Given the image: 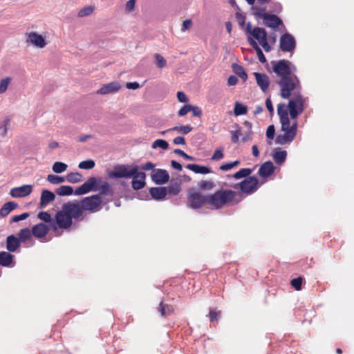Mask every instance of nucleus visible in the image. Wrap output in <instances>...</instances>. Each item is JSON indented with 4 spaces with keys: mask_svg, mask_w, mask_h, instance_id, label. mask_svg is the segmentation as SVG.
<instances>
[{
    "mask_svg": "<svg viewBox=\"0 0 354 354\" xmlns=\"http://www.w3.org/2000/svg\"><path fill=\"white\" fill-rule=\"evenodd\" d=\"M296 46L295 38L289 33L283 34L280 38V49L283 52H292Z\"/></svg>",
    "mask_w": 354,
    "mask_h": 354,
    "instance_id": "9d476101",
    "label": "nucleus"
},
{
    "mask_svg": "<svg viewBox=\"0 0 354 354\" xmlns=\"http://www.w3.org/2000/svg\"><path fill=\"white\" fill-rule=\"evenodd\" d=\"M249 43L253 47V48L256 50L258 59L261 63H265L266 62V58L263 53L261 48L259 44L252 39L249 38Z\"/></svg>",
    "mask_w": 354,
    "mask_h": 354,
    "instance_id": "c756f323",
    "label": "nucleus"
},
{
    "mask_svg": "<svg viewBox=\"0 0 354 354\" xmlns=\"http://www.w3.org/2000/svg\"><path fill=\"white\" fill-rule=\"evenodd\" d=\"M68 165L62 162H55L53 165V171L55 173H62L67 169Z\"/></svg>",
    "mask_w": 354,
    "mask_h": 354,
    "instance_id": "58836bf2",
    "label": "nucleus"
},
{
    "mask_svg": "<svg viewBox=\"0 0 354 354\" xmlns=\"http://www.w3.org/2000/svg\"><path fill=\"white\" fill-rule=\"evenodd\" d=\"M266 106L268 111L270 112V115H272L274 113V107L272 106V103L270 97H268L266 99Z\"/></svg>",
    "mask_w": 354,
    "mask_h": 354,
    "instance_id": "e2e57ef3",
    "label": "nucleus"
},
{
    "mask_svg": "<svg viewBox=\"0 0 354 354\" xmlns=\"http://www.w3.org/2000/svg\"><path fill=\"white\" fill-rule=\"evenodd\" d=\"M66 180L71 183H77L83 180V177L79 172H71L67 174Z\"/></svg>",
    "mask_w": 354,
    "mask_h": 354,
    "instance_id": "2f4dec72",
    "label": "nucleus"
},
{
    "mask_svg": "<svg viewBox=\"0 0 354 354\" xmlns=\"http://www.w3.org/2000/svg\"><path fill=\"white\" fill-rule=\"evenodd\" d=\"M253 75L255 77L257 85L259 86L262 92L267 93L270 84L268 75L266 73H261L258 72H254Z\"/></svg>",
    "mask_w": 354,
    "mask_h": 354,
    "instance_id": "f8f14e48",
    "label": "nucleus"
},
{
    "mask_svg": "<svg viewBox=\"0 0 354 354\" xmlns=\"http://www.w3.org/2000/svg\"><path fill=\"white\" fill-rule=\"evenodd\" d=\"M86 217L85 212H82L78 201H68L64 203L61 209L56 213L55 225L60 230H70L75 222L82 221Z\"/></svg>",
    "mask_w": 354,
    "mask_h": 354,
    "instance_id": "20e7f679",
    "label": "nucleus"
},
{
    "mask_svg": "<svg viewBox=\"0 0 354 354\" xmlns=\"http://www.w3.org/2000/svg\"><path fill=\"white\" fill-rule=\"evenodd\" d=\"M302 281L303 278L301 277H299L297 278L292 279L290 281V284L292 287L295 288L296 290H300L301 289Z\"/></svg>",
    "mask_w": 354,
    "mask_h": 354,
    "instance_id": "de8ad7c7",
    "label": "nucleus"
},
{
    "mask_svg": "<svg viewBox=\"0 0 354 354\" xmlns=\"http://www.w3.org/2000/svg\"><path fill=\"white\" fill-rule=\"evenodd\" d=\"M29 216H30V214L28 213H27V212L23 213V214H20V215H15V216L12 217V218L10 220V222L11 223H12V222H19L20 221L25 220Z\"/></svg>",
    "mask_w": 354,
    "mask_h": 354,
    "instance_id": "864d4df0",
    "label": "nucleus"
},
{
    "mask_svg": "<svg viewBox=\"0 0 354 354\" xmlns=\"http://www.w3.org/2000/svg\"><path fill=\"white\" fill-rule=\"evenodd\" d=\"M223 150H224L223 147L217 148L214 151V152L211 158V160H220L223 159L224 157Z\"/></svg>",
    "mask_w": 354,
    "mask_h": 354,
    "instance_id": "49530a36",
    "label": "nucleus"
},
{
    "mask_svg": "<svg viewBox=\"0 0 354 354\" xmlns=\"http://www.w3.org/2000/svg\"><path fill=\"white\" fill-rule=\"evenodd\" d=\"M177 98H178V100L180 102H187L189 101V99L188 97H187V95H185V93L183 91H178L177 93Z\"/></svg>",
    "mask_w": 354,
    "mask_h": 354,
    "instance_id": "13d9d810",
    "label": "nucleus"
},
{
    "mask_svg": "<svg viewBox=\"0 0 354 354\" xmlns=\"http://www.w3.org/2000/svg\"><path fill=\"white\" fill-rule=\"evenodd\" d=\"M263 23L266 26L274 29L277 28L283 24L282 20L279 17L275 15L271 14L265 16Z\"/></svg>",
    "mask_w": 354,
    "mask_h": 354,
    "instance_id": "6ab92c4d",
    "label": "nucleus"
},
{
    "mask_svg": "<svg viewBox=\"0 0 354 354\" xmlns=\"http://www.w3.org/2000/svg\"><path fill=\"white\" fill-rule=\"evenodd\" d=\"M191 104H185L183 106L178 112V115L180 117H183L187 113L191 111Z\"/></svg>",
    "mask_w": 354,
    "mask_h": 354,
    "instance_id": "5fc2aeb1",
    "label": "nucleus"
},
{
    "mask_svg": "<svg viewBox=\"0 0 354 354\" xmlns=\"http://www.w3.org/2000/svg\"><path fill=\"white\" fill-rule=\"evenodd\" d=\"M121 88V85L118 82H112L109 84L103 85L100 89L97 91V94L107 95L112 93H115Z\"/></svg>",
    "mask_w": 354,
    "mask_h": 354,
    "instance_id": "f3484780",
    "label": "nucleus"
},
{
    "mask_svg": "<svg viewBox=\"0 0 354 354\" xmlns=\"http://www.w3.org/2000/svg\"><path fill=\"white\" fill-rule=\"evenodd\" d=\"M252 170L250 168H243L232 175L236 179L247 178L252 173Z\"/></svg>",
    "mask_w": 354,
    "mask_h": 354,
    "instance_id": "e433bc0d",
    "label": "nucleus"
},
{
    "mask_svg": "<svg viewBox=\"0 0 354 354\" xmlns=\"http://www.w3.org/2000/svg\"><path fill=\"white\" fill-rule=\"evenodd\" d=\"M274 171V166L271 161H267L261 165L259 169V174L263 178L271 176Z\"/></svg>",
    "mask_w": 354,
    "mask_h": 354,
    "instance_id": "412c9836",
    "label": "nucleus"
},
{
    "mask_svg": "<svg viewBox=\"0 0 354 354\" xmlns=\"http://www.w3.org/2000/svg\"><path fill=\"white\" fill-rule=\"evenodd\" d=\"M37 216L40 220L48 223V226L57 236L60 235V234L57 233L60 228L55 225L56 215L55 216V218H53L48 212H41L38 214Z\"/></svg>",
    "mask_w": 354,
    "mask_h": 354,
    "instance_id": "4468645a",
    "label": "nucleus"
},
{
    "mask_svg": "<svg viewBox=\"0 0 354 354\" xmlns=\"http://www.w3.org/2000/svg\"><path fill=\"white\" fill-rule=\"evenodd\" d=\"M272 71L279 78L277 84L280 88V96L289 99V108L292 117L297 115L295 109L302 110V86L299 77L294 74L296 67L287 59L272 61Z\"/></svg>",
    "mask_w": 354,
    "mask_h": 354,
    "instance_id": "f257e3e1",
    "label": "nucleus"
},
{
    "mask_svg": "<svg viewBox=\"0 0 354 354\" xmlns=\"http://www.w3.org/2000/svg\"><path fill=\"white\" fill-rule=\"evenodd\" d=\"M94 9H95L94 6H91L84 7V8H82L78 12L77 16L79 17H84L89 16L93 12Z\"/></svg>",
    "mask_w": 354,
    "mask_h": 354,
    "instance_id": "a19ab883",
    "label": "nucleus"
},
{
    "mask_svg": "<svg viewBox=\"0 0 354 354\" xmlns=\"http://www.w3.org/2000/svg\"><path fill=\"white\" fill-rule=\"evenodd\" d=\"M151 177L152 180L157 185H162L168 182L169 175L168 172L162 169H153L151 171Z\"/></svg>",
    "mask_w": 354,
    "mask_h": 354,
    "instance_id": "9b49d317",
    "label": "nucleus"
},
{
    "mask_svg": "<svg viewBox=\"0 0 354 354\" xmlns=\"http://www.w3.org/2000/svg\"><path fill=\"white\" fill-rule=\"evenodd\" d=\"M243 199L242 194L231 189H219L214 194L202 195L199 192H189L187 206L193 209L208 205L212 209H220L228 204L236 205Z\"/></svg>",
    "mask_w": 354,
    "mask_h": 354,
    "instance_id": "f03ea898",
    "label": "nucleus"
},
{
    "mask_svg": "<svg viewBox=\"0 0 354 354\" xmlns=\"http://www.w3.org/2000/svg\"><path fill=\"white\" fill-rule=\"evenodd\" d=\"M198 185L201 190L210 191L215 187V183L212 180H201L198 183Z\"/></svg>",
    "mask_w": 354,
    "mask_h": 354,
    "instance_id": "f704fd0d",
    "label": "nucleus"
},
{
    "mask_svg": "<svg viewBox=\"0 0 354 354\" xmlns=\"http://www.w3.org/2000/svg\"><path fill=\"white\" fill-rule=\"evenodd\" d=\"M32 192V186L24 185L11 189L10 194L13 198H23L30 195Z\"/></svg>",
    "mask_w": 354,
    "mask_h": 354,
    "instance_id": "ddd939ff",
    "label": "nucleus"
},
{
    "mask_svg": "<svg viewBox=\"0 0 354 354\" xmlns=\"http://www.w3.org/2000/svg\"><path fill=\"white\" fill-rule=\"evenodd\" d=\"M231 134H232V140H231L232 142L234 143L238 142L239 138L241 134V131L239 130L232 131Z\"/></svg>",
    "mask_w": 354,
    "mask_h": 354,
    "instance_id": "bf43d9fd",
    "label": "nucleus"
},
{
    "mask_svg": "<svg viewBox=\"0 0 354 354\" xmlns=\"http://www.w3.org/2000/svg\"><path fill=\"white\" fill-rule=\"evenodd\" d=\"M253 10L254 15L262 19L263 21L265 19V16L269 15L268 13L266 12V8H254Z\"/></svg>",
    "mask_w": 354,
    "mask_h": 354,
    "instance_id": "8fccbe9b",
    "label": "nucleus"
},
{
    "mask_svg": "<svg viewBox=\"0 0 354 354\" xmlns=\"http://www.w3.org/2000/svg\"><path fill=\"white\" fill-rule=\"evenodd\" d=\"M91 191H99L100 196H113L114 193L113 187L108 182H102L101 178L95 177H90L84 183L77 187L74 193L75 195H83Z\"/></svg>",
    "mask_w": 354,
    "mask_h": 354,
    "instance_id": "39448f33",
    "label": "nucleus"
},
{
    "mask_svg": "<svg viewBox=\"0 0 354 354\" xmlns=\"http://www.w3.org/2000/svg\"><path fill=\"white\" fill-rule=\"evenodd\" d=\"M305 104L306 99L302 96V110L299 111L298 109H295L297 112V115L295 117H292L291 115L290 109L289 108V102L287 105L285 103H281L277 105V113L279 116L281 130L284 132L283 134H280L277 136L276 142L277 144L283 145L286 143H290L294 140L297 133L298 124L295 121L290 125L288 111L290 118L296 120L304 111L306 108Z\"/></svg>",
    "mask_w": 354,
    "mask_h": 354,
    "instance_id": "7ed1b4c3",
    "label": "nucleus"
},
{
    "mask_svg": "<svg viewBox=\"0 0 354 354\" xmlns=\"http://www.w3.org/2000/svg\"><path fill=\"white\" fill-rule=\"evenodd\" d=\"M17 206V203L13 201L6 203L0 209V216L5 217L8 216L12 210L16 209Z\"/></svg>",
    "mask_w": 354,
    "mask_h": 354,
    "instance_id": "c85d7f7f",
    "label": "nucleus"
},
{
    "mask_svg": "<svg viewBox=\"0 0 354 354\" xmlns=\"http://www.w3.org/2000/svg\"><path fill=\"white\" fill-rule=\"evenodd\" d=\"M27 42L31 43L37 48H42L46 45L44 37L36 32H30L27 34Z\"/></svg>",
    "mask_w": 354,
    "mask_h": 354,
    "instance_id": "2eb2a0df",
    "label": "nucleus"
},
{
    "mask_svg": "<svg viewBox=\"0 0 354 354\" xmlns=\"http://www.w3.org/2000/svg\"><path fill=\"white\" fill-rule=\"evenodd\" d=\"M78 202L82 212L89 211L91 212H95L99 210L102 201L100 194H94L85 197Z\"/></svg>",
    "mask_w": 354,
    "mask_h": 354,
    "instance_id": "6e6552de",
    "label": "nucleus"
},
{
    "mask_svg": "<svg viewBox=\"0 0 354 354\" xmlns=\"http://www.w3.org/2000/svg\"><path fill=\"white\" fill-rule=\"evenodd\" d=\"M55 192L59 196H70L73 193V189L68 185H62L56 189Z\"/></svg>",
    "mask_w": 354,
    "mask_h": 354,
    "instance_id": "72a5a7b5",
    "label": "nucleus"
},
{
    "mask_svg": "<svg viewBox=\"0 0 354 354\" xmlns=\"http://www.w3.org/2000/svg\"><path fill=\"white\" fill-rule=\"evenodd\" d=\"M149 193L153 199L160 201L167 196V189L165 187H151L149 189Z\"/></svg>",
    "mask_w": 354,
    "mask_h": 354,
    "instance_id": "5701e85b",
    "label": "nucleus"
},
{
    "mask_svg": "<svg viewBox=\"0 0 354 354\" xmlns=\"http://www.w3.org/2000/svg\"><path fill=\"white\" fill-rule=\"evenodd\" d=\"M186 168L196 174H207L212 171L209 167L196 164H188L186 165Z\"/></svg>",
    "mask_w": 354,
    "mask_h": 354,
    "instance_id": "a878e982",
    "label": "nucleus"
},
{
    "mask_svg": "<svg viewBox=\"0 0 354 354\" xmlns=\"http://www.w3.org/2000/svg\"><path fill=\"white\" fill-rule=\"evenodd\" d=\"M47 180L51 184L58 185L64 183L66 180V178L59 176L49 174L47 176Z\"/></svg>",
    "mask_w": 354,
    "mask_h": 354,
    "instance_id": "4c0bfd02",
    "label": "nucleus"
},
{
    "mask_svg": "<svg viewBox=\"0 0 354 354\" xmlns=\"http://www.w3.org/2000/svg\"><path fill=\"white\" fill-rule=\"evenodd\" d=\"M138 171V167H131L128 165H116L113 167V171H110L108 176L111 178L118 179L121 178H131Z\"/></svg>",
    "mask_w": 354,
    "mask_h": 354,
    "instance_id": "423d86ee",
    "label": "nucleus"
},
{
    "mask_svg": "<svg viewBox=\"0 0 354 354\" xmlns=\"http://www.w3.org/2000/svg\"><path fill=\"white\" fill-rule=\"evenodd\" d=\"M49 226L43 223L35 225L32 227V235L37 239L45 238L49 231Z\"/></svg>",
    "mask_w": 354,
    "mask_h": 354,
    "instance_id": "dca6fc26",
    "label": "nucleus"
},
{
    "mask_svg": "<svg viewBox=\"0 0 354 354\" xmlns=\"http://www.w3.org/2000/svg\"><path fill=\"white\" fill-rule=\"evenodd\" d=\"M246 30L259 41V44L263 47L266 52H270L271 50V46L268 42V35L264 28L256 27L251 29V26L250 24H248Z\"/></svg>",
    "mask_w": 354,
    "mask_h": 354,
    "instance_id": "0eeeda50",
    "label": "nucleus"
},
{
    "mask_svg": "<svg viewBox=\"0 0 354 354\" xmlns=\"http://www.w3.org/2000/svg\"><path fill=\"white\" fill-rule=\"evenodd\" d=\"M132 187L135 190L143 188L145 185V174L144 172H138V171L132 176Z\"/></svg>",
    "mask_w": 354,
    "mask_h": 354,
    "instance_id": "a211bd4d",
    "label": "nucleus"
},
{
    "mask_svg": "<svg viewBox=\"0 0 354 354\" xmlns=\"http://www.w3.org/2000/svg\"><path fill=\"white\" fill-rule=\"evenodd\" d=\"M240 165L239 160H235L231 162L224 163L220 166V169L222 171H228L232 169V168L237 167Z\"/></svg>",
    "mask_w": 354,
    "mask_h": 354,
    "instance_id": "a18cd8bd",
    "label": "nucleus"
},
{
    "mask_svg": "<svg viewBox=\"0 0 354 354\" xmlns=\"http://www.w3.org/2000/svg\"><path fill=\"white\" fill-rule=\"evenodd\" d=\"M192 130V127L189 125L174 127L173 128L168 129V131H177L178 132L181 133L185 135L191 132Z\"/></svg>",
    "mask_w": 354,
    "mask_h": 354,
    "instance_id": "ea45409f",
    "label": "nucleus"
},
{
    "mask_svg": "<svg viewBox=\"0 0 354 354\" xmlns=\"http://www.w3.org/2000/svg\"><path fill=\"white\" fill-rule=\"evenodd\" d=\"M259 187V180L255 176H249L239 183L231 185L233 189L240 188L243 194H251L256 192Z\"/></svg>",
    "mask_w": 354,
    "mask_h": 354,
    "instance_id": "1a4fd4ad",
    "label": "nucleus"
},
{
    "mask_svg": "<svg viewBox=\"0 0 354 354\" xmlns=\"http://www.w3.org/2000/svg\"><path fill=\"white\" fill-rule=\"evenodd\" d=\"M173 142L175 145H185V140L182 136H178L175 138Z\"/></svg>",
    "mask_w": 354,
    "mask_h": 354,
    "instance_id": "774afa93",
    "label": "nucleus"
},
{
    "mask_svg": "<svg viewBox=\"0 0 354 354\" xmlns=\"http://www.w3.org/2000/svg\"><path fill=\"white\" fill-rule=\"evenodd\" d=\"M154 167H155V165L153 163H152L151 162H147L141 166L142 169L145 170V171H149L151 169H152V171H153V169H155Z\"/></svg>",
    "mask_w": 354,
    "mask_h": 354,
    "instance_id": "0e129e2a",
    "label": "nucleus"
},
{
    "mask_svg": "<svg viewBox=\"0 0 354 354\" xmlns=\"http://www.w3.org/2000/svg\"><path fill=\"white\" fill-rule=\"evenodd\" d=\"M15 256L8 252H0V265L3 267H12L15 263L14 261Z\"/></svg>",
    "mask_w": 354,
    "mask_h": 354,
    "instance_id": "aec40b11",
    "label": "nucleus"
},
{
    "mask_svg": "<svg viewBox=\"0 0 354 354\" xmlns=\"http://www.w3.org/2000/svg\"><path fill=\"white\" fill-rule=\"evenodd\" d=\"M158 311L162 317H166L171 315L174 312V308L169 304H165L162 301L160 303Z\"/></svg>",
    "mask_w": 354,
    "mask_h": 354,
    "instance_id": "7c9ffc66",
    "label": "nucleus"
},
{
    "mask_svg": "<svg viewBox=\"0 0 354 354\" xmlns=\"http://www.w3.org/2000/svg\"><path fill=\"white\" fill-rule=\"evenodd\" d=\"M192 26V21L191 19H185L183 22V26L181 28L182 31H185L189 30Z\"/></svg>",
    "mask_w": 354,
    "mask_h": 354,
    "instance_id": "052dcab7",
    "label": "nucleus"
},
{
    "mask_svg": "<svg viewBox=\"0 0 354 354\" xmlns=\"http://www.w3.org/2000/svg\"><path fill=\"white\" fill-rule=\"evenodd\" d=\"M174 152L178 155V156H180L181 157L184 158L185 160H194V158L187 154L186 153H185L183 150L180 149H174Z\"/></svg>",
    "mask_w": 354,
    "mask_h": 354,
    "instance_id": "603ef678",
    "label": "nucleus"
},
{
    "mask_svg": "<svg viewBox=\"0 0 354 354\" xmlns=\"http://www.w3.org/2000/svg\"><path fill=\"white\" fill-rule=\"evenodd\" d=\"M191 111L192 112V115L195 117L201 118L202 115V110L200 107L196 106L191 105Z\"/></svg>",
    "mask_w": 354,
    "mask_h": 354,
    "instance_id": "4d7b16f0",
    "label": "nucleus"
},
{
    "mask_svg": "<svg viewBox=\"0 0 354 354\" xmlns=\"http://www.w3.org/2000/svg\"><path fill=\"white\" fill-rule=\"evenodd\" d=\"M20 240L14 235H9L6 239V249L10 252H15L20 247Z\"/></svg>",
    "mask_w": 354,
    "mask_h": 354,
    "instance_id": "b1692460",
    "label": "nucleus"
},
{
    "mask_svg": "<svg viewBox=\"0 0 354 354\" xmlns=\"http://www.w3.org/2000/svg\"><path fill=\"white\" fill-rule=\"evenodd\" d=\"M95 165V163L92 160H88L82 161L79 163V168L82 169H93Z\"/></svg>",
    "mask_w": 354,
    "mask_h": 354,
    "instance_id": "37998d69",
    "label": "nucleus"
},
{
    "mask_svg": "<svg viewBox=\"0 0 354 354\" xmlns=\"http://www.w3.org/2000/svg\"><path fill=\"white\" fill-rule=\"evenodd\" d=\"M221 315V311L220 310H216L214 309H210L209 313V317L210 319V322H214L216 320H218Z\"/></svg>",
    "mask_w": 354,
    "mask_h": 354,
    "instance_id": "3c124183",
    "label": "nucleus"
},
{
    "mask_svg": "<svg viewBox=\"0 0 354 354\" xmlns=\"http://www.w3.org/2000/svg\"><path fill=\"white\" fill-rule=\"evenodd\" d=\"M155 58L156 61V65L158 68H162L167 65L166 59L160 54H156Z\"/></svg>",
    "mask_w": 354,
    "mask_h": 354,
    "instance_id": "09e8293b",
    "label": "nucleus"
},
{
    "mask_svg": "<svg viewBox=\"0 0 354 354\" xmlns=\"http://www.w3.org/2000/svg\"><path fill=\"white\" fill-rule=\"evenodd\" d=\"M247 106L239 102L234 104V113L236 115H241L247 113Z\"/></svg>",
    "mask_w": 354,
    "mask_h": 354,
    "instance_id": "c9c22d12",
    "label": "nucleus"
},
{
    "mask_svg": "<svg viewBox=\"0 0 354 354\" xmlns=\"http://www.w3.org/2000/svg\"><path fill=\"white\" fill-rule=\"evenodd\" d=\"M238 79L234 75H230L227 79V84L230 86H234L237 84Z\"/></svg>",
    "mask_w": 354,
    "mask_h": 354,
    "instance_id": "69168bd1",
    "label": "nucleus"
},
{
    "mask_svg": "<svg viewBox=\"0 0 354 354\" xmlns=\"http://www.w3.org/2000/svg\"><path fill=\"white\" fill-rule=\"evenodd\" d=\"M11 80L10 77H6L0 81V94L4 93L6 91Z\"/></svg>",
    "mask_w": 354,
    "mask_h": 354,
    "instance_id": "79ce46f5",
    "label": "nucleus"
},
{
    "mask_svg": "<svg viewBox=\"0 0 354 354\" xmlns=\"http://www.w3.org/2000/svg\"><path fill=\"white\" fill-rule=\"evenodd\" d=\"M135 4H136L135 0H129L126 3V8H125L126 11L127 12H131L135 7Z\"/></svg>",
    "mask_w": 354,
    "mask_h": 354,
    "instance_id": "680f3d73",
    "label": "nucleus"
},
{
    "mask_svg": "<svg viewBox=\"0 0 354 354\" xmlns=\"http://www.w3.org/2000/svg\"><path fill=\"white\" fill-rule=\"evenodd\" d=\"M169 147L168 142L165 140L158 139L152 143V148L160 147L162 149H167Z\"/></svg>",
    "mask_w": 354,
    "mask_h": 354,
    "instance_id": "c03bdc74",
    "label": "nucleus"
},
{
    "mask_svg": "<svg viewBox=\"0 0 354 354\" xmlns=\"http://www.w3.org/2000/svg\"><path fill=\"white\" fill-rule=\"evenodd\" d=\"M167 189V194L170 196H176L181 190V183L178 180H171Z\"/></svg>",
    "mask_w": 354,
    "mask_h": 354,
    "instance_id": "bb28decb",
    "label": "nucleus"
},
{
    "mask_svg": "<svg viewBox=\"0 0 354 354\" xmlns=\"http://www.w3.org/2000/svg\"><path fill=\"white\" fill-rule=\"evenodd\" d=\"M287 157V152L285 150H281L280 148H276L273 153V160L277 165L283 163Z\"/></svg>",
    "mask_w": 354,
    "mask_h": 354,
    "instance_id": "393cba45",
    "label": "nucleus"
},
{
    "mask_svg": "<svg viewBox=\"0 0 354 354\" xmlns=\"http://www.w3.org/2000/svg\"><path fill=\"white\" fill-rule=\"evenodd\" d=\"M126 87L129 89H133V90H135V89H137L140 87V85L138 82H128L126 84Z\"/></svg>",
    "mask_w": 354,
    "mask_h": 354,
    "instance_id": "338daca9",
    "label": "nucleus"
},
{
    "mask_svg": "<svg viewBox=\"0 0 354 354\" xmlns=\"http://www.w3.org/2000/svg\"><path fill=\"white\" fill-rule=\"evenodd\" d=\"M32 236V230L27 227L21 229L18 232V239L20 240V243H26L31 241Z\"/></svg>",
    "mask_w": 354,
    "mask_h": 354,
    "instance_id": "cd10ccee",
    "label": "nucleus"
},
{
    "mask_svg": "<svg viewBox=\"0 0 354 354\" xmlns=\"http://www.w3.org/2000/svg\"><path fill=\"white\" fill-rule=\"evenodd\" d=\"M275 133V129L274 125L268 126L266 130V136L268 139L272 140Z\"/></svg>",
    "mask_w": 354,
    "mask_h": 354,
    "instance_id": "6e6d98bb",
    "label": "nucleus"
},
{
    "mask_svg": "<svg viewBox=\"0 0 354 354\" xmlns=\"http://www.w3.org/2000/svg\"><path fill=\"white\" fill-rule=\"evenodd\" d=\"M233 71L243 81H246L248 79V75L244 69V68L239 64H234L232 65Z\"/></svg>",
    "mask_w": 354,
    "mask_h": 354,
    "instance_id": "473e14b6",
    "label": "nucleus"
},
{
    "mask_svg": "<svg viewBox=\"0 0 354 354\" xmlns=\"http://www.w3.org/2000/svg\"><path fill=\"white\" fill-rule=\"evenodd\" d=\"M55 199V195L53 192L44 189L41 194L39 206L40 207H44L50 203L54 201Z\"/></svg>",
    "mask_w": 354,
    "mask_h": 354,
    "instance_id": "4be33fe9",
    "label": "nucleus"
}]
</instances>
